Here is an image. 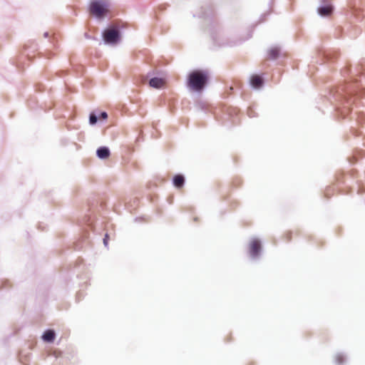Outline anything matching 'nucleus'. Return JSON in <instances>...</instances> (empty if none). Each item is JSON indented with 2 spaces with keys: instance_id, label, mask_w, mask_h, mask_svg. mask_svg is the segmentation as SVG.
<instances>
[{
  "instance_id": "obj_1",
  "label": "nucleus",
  "mask_w": 365,
  "mask_h": 365,
  "mask_svg": "<svg viewBox=\"0 0 365 365\" xmlns=\"http://www.w3.org/2000/svg\"><path fill=\"white\" fill-rule=\"evenodd\" d=\"M208 80V74L202 71H194L191 72L187 78V86L192 91H201Z\"/></svg>"
},
{
  "instance_id": "obj_2",
  "label": "nucleus",
  "mask_w": 365,
  "mask_h": 365,
  "mask_svg": "<svg viewBox=\"0 0 365 365\" xmlns=\"http://www.w3.org/2000/svg\"><path fill=\"white\" fill-rule=\"evenodd\" d=\"M88 9L91 15L102 19L109 13L110 5L105 0H96L91 2Z\"/></svg>"
},
{
  "instance_id": "obj_3",
  "label": "nucleus",
  "mask_w": 365,
  "mask_h": 365,
  "mask_svg": "<svg viewBox=\"0 0 365 365\" xmlns=\"http://www.w3.org/2000/svg\"><path fill=\"white\" fill-rule=\"evenodd\" d=\"M103 39L107 43L115 44L120 39L119 31L115 29H108L103 32Z\"/></svg>"
},
{
  "instance_id": "obj_4",
  "label": "nucleus",
  "mask_w": 365,
  "mask_h": 365,
  "mask_svg": "<svg viewBox=\"0 0 365 365\" xmlns=\"http://www.w3.org/2000/svg\"><path fill=\"white\" fill-rule=\"evenodd\" d=\"M261 250V243L257 239L252 240L249 244V253L252 257L258 256Z\"/></svg>"
},
{
  "instance_id": "obj_5",
  "label": "nucleus",
  "mask_w": 365,
  "mask_h": 365,
  "mask_svg": "<svg viewBox=\"0 0 365 365\" xmlns=\"http://www.w3.org/2000/svg\"><path fill=\"white\" fill-rule=\"evenodd\" d=\"M149 84L155 88H161L165 86V81L160 78H153L150 80Z\"/></svg>"
},
{
  "instance_id": "obj_6",
  "label": "nucleus",
  "mask_w": 365,
  "mask_h": 365,
  "mask_svg": "<svg viewBox=\"0 0 365 365\" xmlns=\"http://www.w3.org/2000/svg\"><path fill=\"white\" fill-rule=\"evenodd\" d=\"M251 85L255 88H259L263 84L262 78L257 75L252 76L250 79Z\"/></svg>"
},
{
  "instance_id": "obj_7",
  "label": "nucleus",
  "mask_w": 365,
  "mask_h": 365,
  "mask_svg": "<svg viewBox=\"0 0 365 365\" xmlns=\"http://www.w3.org/2000/svg\"><path fill=\"white\" fill-rule=\"evenodd\" d=\"M332 6L331 5H327L324 6H321L318 9V12L321 16H329L332 12Z\"/></svg>"
},
{
  "instance_id": "obj_8",
  "label": "nucleus",
  "mask_w": 365,
  "mask_h": 365,
  "mask_svg": "<svg viewBox=\"0 0 365 365\" xmlns=\"http://www.w3.org/2000/svg\"><path fill=\"white\" fill-rule=\"evenodd\" d=\"M97 155L99 158L106 159L110 155V151L108 148L106 147H101L97 150Z\"/></svg>"
},
{
  "instance_id": "obj_9",
  "label": "nucleus",
  "mask_w": 365,
  "mask_h": 365,
  "mask_svg": "<svg viewBox=\"0 0 365 365\" xmlns=\"http://www.w3.org/2000/svg\"><path fill=\"white\" fill-rule=\"evenodd\" d=\"M42 338L45 341L51 342L55 339V333L53 330H47L43 334Z\"/></svg>"
},
{
  "instance_id": "obj_10",
  "label": "nucleus",
  "mask_w": 365,
  "mask_h": 365,
  "mask_svg": "<svg viewBox=\"0 0 365 365\" xmlns=\"http://www.w3.org/2000/svg\"><path fill=\"white\" fill-rule=\"evenodd\" d=\"M185 179L181 175H177L173 178V184L176 187H181L184 185Z\"/></svg>"
},
{
  "instance_id": "obj_11",
  "label": "nucleus",
  "mask_w": 365,
  "mask_h": 365,
  "mask_svg": "<svg viewBox=\"0 0 365 365\" xmlns=\"http://www.w3.org/2000/svg\"><path fill=\"white\" fill-rule=\"evenodd\" d=\"M279 53V50L277 48H272L268 51V57L270 59L276 58Z\"/></svg>"
},
{
  "instance_id": "obj_12",
  "label": "nucleus",
  "mask_w": 365,
  "mask_h": 365,
  "mask_svg": "<svg viewBox=\"0 0 365 365\" xmlns=\"http://www.w3.org/2000/svg\"><path fill=\"white\" fill-rule=\"evenodd\" d=\"M345 359L344 356L341 354H338L335 357L336 363L338 364H341L344 361Z\"/></svg>"
},
{
  "instance_id": "obj_13",
  "label": "nucleus",
  "mask_w": 365,
  "mask_h": 365,
  "mask_svg": "<svg viewBox=\"0 0 365 365\" xmlns=\"http://www.w3.org/2000/svg\"><path fill=\"white\" fill-rule=\"evenodd\" d=\"M97 122V117L94 114L90 115V123L94 124Z\"/></svg>"
},
{
  "instance_id": "obj_14",
  "label": "nucleus",
  "mask_w": 365,
  "mask_h": 365,
  "mask_svg": "<svg viewBox=\"0 0 365 365\" xmlns=\"http://www.w3.org/2000/svg\"><path fill=\"white\" fill-rule=\"evenodd\" d=\"M101 117L103 118V119H106L107 117H108V115L106 112H103L101 113Z\"/></svg>"
},
{
  "instance_id": "obj_15",
  "label": "nucleus",
  "mask_w": 365,
  "mask_h": 365,
  "mask_svg": "<svg viewBox=\"0 0 365 365\" xmlns=\"http://www.w3.org/2000/svg\"><path fill=\"white\" fill-rule=\"evenodd\" d=\"M104 243L106 245L107 244V240H106V238L104 239Z\"/></svg>"
}]
</instances>
